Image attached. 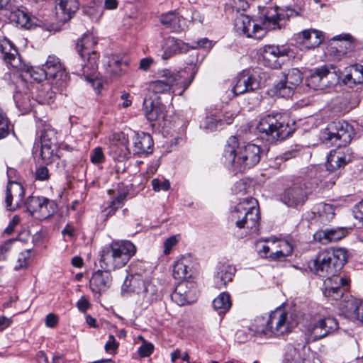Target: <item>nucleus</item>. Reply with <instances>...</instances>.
Listing matches in <instances>:
<instances>
[{
  "instance_id": "obj_39",
  "label": "nucleus",
  "mask_w": 363,
  "mask_h": 363,
  "mask_svg": "<svg viewBox=\"0 0 363 363\" xmlns=\"http://www.w3.org/2000/svg\"><path fill=\"white\" fill-rule=\"evenodd\" d=\"M200 126L206 132H213L218 128H222L223 121L215 115H210L203 120Z\"/></svg>"
},
{
  "instance_id": "obj_1",
  "label": "nucleus",
  "mask_w": 363,
  "mask_h": 363,
  "mask_svg": "<svg viewBox=\"0 0 363 363\" xmlns=\"http://www.w3.org/2000/svg\"><path fill=\"white\" fill-rule=\"evenodd\" d=\"M347 250L344 248H331L319 252L309 264L312 272L320 277H328L324 282L323 294L332 299L338 300L349 286L350 280L336 274L347 262Z\"/></svg>"
},
{
  "instance_id": "obj_27",
  "label": "nucleus",
  "mask_w": 363,
  "mask_h": 363,
  "mask_svg": "<svg viewBox=\"0 0 363 363\" xmlns=\"http://www.w3.org/2000/svg\"><path fill=\"white\" fill-rule=\"evenodd\" d=\"M191 261L189 256L182 257L174 264L172 275L177 280H183L191 276Z\"/></svg>"
},
{
  "instance_id": "obj_17",
  "label": "nucleus",
  "mask_w": 363,
  "mask_h": 363,
  "mask_svg": "<svg viewBox=\"0 0 363 363\" xmlns=\"http://www.w3.org/2000/svg\"><path fill=\"white\" fill-rule=\"evenodd\" d=\"M172 300L182 306L194 303L196 299V290L193 282L181 281L171 294Z\"/></svg>"
},
{
  "instance_id": "obj_28",
  "label": "nucleus",
  "mask_w": 363,
  "mask_h": 363,
  "mask_svg": "<svg viewBox=\"0 0 363 363\" xmlns=\"http://www.w3.org/2000/svg\"><path fill=\"white\" fill-rule=\"evenodd\" d=\"M297 38L308 48H315L322 43L323 36L320 32L315 29H308L298 33Z\"/></svg>"
},
{
  "instance_id": "obj_11",
  "label": "nucleus",
  "mask_w": 363,
  "mask_h": 363,
  "mask_svg": "<svg viewBox=\"0 0 363 363\" xmlns=\"http://www.w3.org/2000/svg\"><path fill=\"white\" fill-rule=\"evenodd\" d=\"M261 74L259 68L242 71L237 77L236 84L233 89L234 94L238 96L260 89Z\"/></svg>"
},
{
  "instance_id": "obj_30",
  "label": "nucleus",
  "mask_w": 363,
  "mask_h": 363,
  "mask_svg": "<svg viewBox=\"0 0 363 363\" xmlns=\"http://www.w3.org/2000/svg\"><path fill=\"white\" fill-rule=\"evenodd\" d=\"M13 21H15L21 27L30 29L35 26H42L37 23L38 21L35 17H30L29 14L22 10H17L12 13Z\"/></svg>"
},
{
  "instance_id": "obj_56",
  "label": "nucleus",
  "mask_w": 363,
  "mask_h": 363,
  "mask_svg": "<svg viewBox=\"0 0 363 363\" xmlns=\"http://www.w3.org/2000/svg\"><path fill=\"white\" fill-rule=\"evenodd\" d=\"M154 346L152 343H144L138 349V352L140 357H149L153 352Z\"/></svg>"
},
{
  "instance_id": "obj_23",
  "label": "nucleus",
  "mask_w": 363,
  "mask_h": 363,
  "mask_svg": "<svg viewBox=\"0 0 363 363\" xmlns=\"http://www.w3.org/2000/svg\"><path fill=\"white\" fill-rule=\"evenodd\" d=\"M55 9L58 21L65 23L69 21L79 9V3L77 0H60Z\"/></svg>"
},
{
  "instance_id": "obj_45",
  "label": "nucleus",
  "mask_w": 363,
  "mask_h": 363,
  "mask_svg": "<svg viewBox=\"0 0 363 363\" xmlns=\"http://www.w3.org/2000/svg\"><path fill=\"white\" fill-rule=\"evenodd\" d=\"M318 320L323 328V332L326 333V337L338 329V323L334 318L327 317Z\"/></svg>"
},
{
  "instance_id": "obj_7",
  "label": "nucleus",
  "mask_w": 363,
  "mask_h": 363,
  "mask_svg": "<svg viewBox=\"0 0 363 363\" xmlns=\"http://www.w3.org/2000/svg\"><path fill=\"white\" fill-rule=\"evenodd\" d=\"M281 15L278 13L271 16H266L262 23L263 26L254 23L250 30L252 22L250 16L240 13L235 18V29L240 34L245 35L248 38L259 40L265 35L266 29L269 28L271 24L273 26V28H275V26L281 19Z\"/></svg>"
},
{
  "instance_id": "obj_32",
  "label": "nucleus",
  "mask_w": 363,
  "mask_h": 363,
  "mask_svg": "<svg viewBox=\"0 0 363 363\" xmlns=\"http://www.w3.org/2000/svg\"><path fill=\"white\" fill-rule=\"evenodd\" d=\"M58 145L41 144L40 156L45 164H48L60 160Z\"/></svg>"
},
{
  "instance_id": "obj_62",
  "label": "nucleus",
  "mask_w": 363,
  "mask_h": 363,
  "mask_svg": "<svg viewBox=\"0 0 363 363\" xmlns=\"http://www.w3.org/2000/svg\"><path fill=\"white\" fill-rule=\"evenodd\" d=\"M77 307L80 311H85L90 307L89 300L85 296H82L77 302Z\"/></svg>"
},
{
  "instance_id": "obj_49",
  "label": "nucleus",
  "mask_w": 363,
  "mask_h": 363,
  "mask_svg": "<svg viewBox=\"0 0 363 363\" xmlns=\"http://www.w3.org/2000/svg\"><path fill=\"white\" fill-rule=\"evenodd\" d=\"M152 189L158 192L161 190L167 191L170 188V183L167 179H164L163 181L160 179L155 178L151 182Z\"/></svg>"
},
{
  "instance_id": "obj_22",
  "label": "nucleus",
  "mask_w": 363,
  "mask_h": 363,
  "mask_svg": "<svg viewBox=\"0 0 363 363\" xmlns=\"http://www.w3.org/2000/svg\"><path fill=\"white\" fill-rule=\"evenodd\" d=\"M153 140L148 133H142L133 137V153L138 155H147L152 153Z\"/></svg>"
},
{
  "instance_id": "obj_60",
  "label": "nucleus",
  "mask_w": 363,
  "mask_h": 363,
  "mask_svg": "<svg viewBox=\"0 0 363 363\" xmlns=\"http://www.w3.org/2000/svg\"><path fill=\"white\" fill-rule=\"evenodd\" d=\"M20 223V218L18 216H14L10 221L8 227L4 230V233L7 235L11 234L17 225Z\"/></svg>"
},
{
  "instance_id": "obj_38",
  "label": "nucleus",
  "mask_w": 363,
  "mask_h": 363,
  "mask_svg": "<svg viewBox=\"0 0 363 363\" xmlns=\"http://www.w3.org/2000/svg\"><path fill=\"white\" fill-rule=\"evenodd\" d=\"M145 282L146 281L140 279L139 277L130 276V278L128 277L124 281L123 290L133 291L139 294Z\"/></svg>"
},
{
  "instance_id": "obj_64",
  "label": "nucleus",
  "mask_w": 363,
  "mask_h": 363,
  "mask_svg": "<svg viewBox=\"0 0 363 363\" xmlns=\"http://www.w3.org/2000/svg\"><path fill=\"white\" fill-rule=\"evenodd\" d=\"M235 119V113L231 111H226L223 115L221 120L223 121V126L224 125L231 124Z\"/></svg>"
},
{
  "instance_id": "obj_40",
  "label": "nucleus",
  "mask_w": 363,
  "mask_h": 363,
  "mask_svg": "<svg viewBox=\"0 0 363 363\" xmlns=\"http://www.w3.org/2000/svg\"><path fill=\"white\" fill-rule=\"evenodd\" d=\"M15 191L19 193V196H22L23 194V189L22 186L17 182H10L7 185L6 191V207L10 211H13L16 208L15 206L12 205L13 194L12 191Z\"/></svg>"
},
{
  "instance_id": "obj_42",
  "label": "nucleus",
  "mask_w": 363,
  "mask_h": 363,
  "mask_svg": "<svg viewBox=\"0 0 363 363\" xmlns=\"http://www.w3.org/2000/svg\"><path fill=\"white\" fill-rule=\"evenodd\" d=\"M58 145L57 132L50 125H47L42 130L40 135V144Z\"/></svg>"
},
{
  "instance_id": "obj_59",
  "label": "nucleus",
  "mask_w": 363,
  "mask_h": 363,
  "mask_svg": "<svg viewBox=\"0 0 363 363\" xmlns=\"http://www.w3.org/2000/svg\"><path fill=\"white\" fill-rule=\"evenodd\" d=\"M177 240L175 236H172L169 238H167L164 245V254L168 255L169 254L172 248L177 244Z\"/></svg>"
},
{
  "instance_id": "obj_50",
  "label": "nucleus",
  "mask_w": 363,
  "mask_h": 363,
  "mask_svg": "<svg viewBox=\"0 0 363 363\" xmlns=\"http://www.w3.org/2000/svg\"><path fill=\"white\" fill-rule=\"evenodd\" d=\"M18 240H20V235L18 239H9L0 245V259L6 258V253L11 250L12 245Z\"/></svg>"
},
{
  "instance_id": "obj_35",
  "label": "nucleus",
  "mask_w": 363,
  "mask_h": 363,
  "mask_svg": "<svg viewBox=\"0 0 363 363\" xmlns=\"http://www.w3.org/2000/svg\"><path fill=\"white\" fill-rule=\"evenodd\" d=\"M213 306L218 314L225 313L231 307L232 303L229 294L223 292L213 301Z\"/></svg>"
},
{
  "instance_id": "obj_20",
  "label": "nucleus",
  "mask_w": 363,
  "mask_h": 363,
  "mask_svg": "<svg viewBox=\"0 0 363 363\" xmlns=\"http://www.w3.org/2000/svg\"><path fill=\"white\" fill-rule=\"evenodd\" d=\"M43 67L48 80L57 82L64 81L67 78L64 66L60 59L55 56H49L45 65H43Z\"/></svg>"
},
{
  "instance_id": "obj_21",
  "label": "nucleus",
  "mask_w": 363,
  "mask_h": 363,
  "mask_svg": "<svg viewBox=\"0 0 363 363\" xmlns=\"http://www.w3.org/2000/svg\"><path fill=\"white\" fill-rule=\"evenodd\" d=\"M110 270L105 269L104 270H97L93 273L89 281V286L94 293L101 294L111 286L112 277Z\"/></svg>"
},
{
  "instance_id": "obj_53",
  "label": "nucleus",
  "mask_w": 363,
  "mask_h": 363,
  "mask_svg": "<svg viewBox=\"0 0 363 363\" xmlns=\"http://www.w3.org/2000/svg\"><path fill=\"white\" fill-rule=\"evenodd\" d=\"M90 160L94 164L101 163L104 160L102 148L99 147L94 148L91 153Z\"/></svg>"
},
{
  "instance_id": "obj_8",
  "label": "nucleus",
  "mask_w": 363,
  "mask_h": 363,
  "mask_svg": "<svg viewBox=\"0 0 363 363\" xmlns=\"http://www.w3.org/2000/svg\"><path fill=\"white\" fill-rule=\"evenodd\" d=\"M97 44V40L92 34H84L83 37L78 40L76 45V50L79 56L84 60L87 57L86 65L82 67V74L84 75L87 81L92 82L93 75L97 69V60L99 53L94 50V47Z\"/></svg>"
},
{
  "instance_id": "obj_52",
  "label": "nucleus",
  "mask_w": 363,
  "mask_h": 363,
  "mask_svg": "<svg viewBox=\"0 0 363 363\" xmlns=\"http://www.w3.org/2000/svg\"><path fill=\"white\" fill-rule=\"evenodd\" d=\"M29 252L30 250H28L24 252L20 253L17 260V264L14 266L15 270H19L27 267Z\"/></svg>"
},
{
  "instance_id": "obj_48",
  "label": "nucleus",
  "mask_w": 363,
  "mask_h": 363,
  "mask_svg": "<svg viewBox=\"0 0 363 363\" xmlns=\"http://www.w3.org/2000/svg\"><path fill=\"white\" fill-rule=\"evenodd\" d=\"M258 329H261V328L253 329L252 326L249 328L238 330L235 334L236 338L239 342H245L247 341L249 337L252 335L251 332H253L254 334L259 335L256 333V330Z\"/></svg>"
},
{
  "instance_id": "obj_16",
  "label": "nucleus",
  "mask_w": 363,
  "mask_h": 363,
  "mask_svg": "<svg viewBox=\"0 0 363 363\" xmlns=\"http://www.w3.org/2000/svg\"><path fill=\"white\" fill-rule=\"evenodd\" d=\"M328 135L326 140L330 141H340L342 145H346L350 143L353 134L352 125L345 121H334L329 125L325 130Z\"/></svg>"
},
{
  "instance_id": "obj_6",
  "label": "nucleus",
  "mask_w": 363,
  "mask_h": 363,
  "mask_svg": "<svg viewBox=\"0 0 363 363\" xmlns=\"http://www.w3.org/2000/svg\"><path fill=\"white\" fill-rule=\"evenodd\" d=\"M195 68L196 65L191 63L189 69H191L193 73H191L189 79H186L184 76L186 70L177 73H172L167 69L162 70L161 78L151 82L149 84L148 89L155 94H164L169 92L173 86H178L183 87L184 91L188 88L192 82L196 73Z\"/></svg>"
},
{
  "instance_id": "obj_46",
  "label": "nucleus",
  "mask_w": 363,
  "mask_h": 363,
  "mask_svg": "<svg viewBox=\"0 0 363 363\" xmlns=\"http://www.w3.org/2000/svg\"><path fill=\"white\" fill-rule=\"evenodd\" d=\"M284 360L287 363H303L304 359L298 350L289 346L285 353Z\"/></svg>"
},
{
  "instance_id": "obj_41",
  "label": "nucleus",
  "mask_w": 363,
  "mask_h": 363,
  "mask_svg": "<svg viewBox=\"0 0 363 363\" xmlns=\"http://www.w3.org/2000/svg\"><path fill=\"white\" fill-rule=\"evenodd\" d=\"M47 201V198L30 196L28 198L26 205L28 211L35 218L41 205Z\"/></svg>"
},
{
  "instance_id": "obj_12",
  "label": "nucleus",
  "mask_w": 363,
  "mask_h": 363,
  "mask_svg": "<svg viewBox=\"0 0 363 363\" xmlns=\"http://www.w3.org/2000/svg\"><path fill=\"white\" fill-rule=\"evenodd\" d=\"M232 217L236 219L235 225L239 228L257 230L259 220V208L252 206L248 208L240 203L235 207Z\"/></svg>"
},
{
  "instance_id": "obj_43",
  "label": "nucleus",
  "mask_w": 363,
  "mask_h": 363,
  "mask_svg": "<svg viewBox=\"0 0 363 363\" xmlns=\"http://www.w3.org/2000/svg\"><path fill=\"white\" fill-rule=\"evenodd\" d=\"M38 90L37 101L39 104H50L55 96V93L52 90L49 84H43Z\"/></svg>"
},
{
  "instance_id": "obj_2",
  "label": "nucleus",
  "mask_w": 363,
  "mask_h": 363,
  "mask_svg": "<svg viewBox=\"0 0 363 363\" xmlns=\"http://www.w3.org/2000/svg\"><path fill=\"white\" fill-rule=\"evenodd\" d=\"M224 162L232 165L235 170L242 172L256 165L260 160V147L254 144L240 146L235 136H231L225 145Z\"/></svg>"
},
{
  "instance_id": "obj_55",
  "label": "nucleus",
  "mask_w": 363,
  "mask_h": 363,
  "mask_svg": "<svg viewBox=\"0 0 363 363\" xmlns=\"http://www.w3.org/2000/svg\"><path fill=\"white\" fill-rule=\"evenodd\" d=\"M231 7L233 11L239 13L246 11L249 4L245 0H231Z\"/></svg>"
},
{
  "instance_id": "obj_18",
  "label": "nucleus",
  "mask_w": 363,
  "mask_h": 363,
  "mask_svg": "<svg viewBox=\"0 0 363 363\" xmlns=\"http://www.w3.org/2000/svg\"><path fill=\"white\" fill-rule=\"evenodd\" d=\"M261 54L262 63L264 66L277 69L281 67L279 59L281 57L288 56L289 49L284 46L267 45L263 47Z\"/></svg>"
},
{
  "instance_id": "obj_33",
  "label": "nucleus",
  "mask_w": 363,
  "mask_h": 363,
  "mask_svg": "<svg viewBox=\"0 0 363 363\" xmlns=\"http://www.w3.org/2000/svg\"><path fill=\"white\" fill-rule=\"evenodd\" d=\"M127 66V63L122 60L118 55H111L108 57L106 62V71L113 76L120 75L123 71V67Z\"/></svg>"
},
{
  "instance_id": "obj_31",
  "label": "nucleus",
  "mask_w": 363,
  "mask_h": 363,
  "mask_svg": "<svg viewBox=\"0 0 363 363\" xmlns=\"http://www.w3.org/2000/svg\"><path fill=\"white\" fill-rule=\"evenodd\" d=\"M181 21L182 17L175 11L162 14L160 17L161 23L173 32H178L181 29Z\"/></svg>"
},
{
  "instance_id": "obj_13",
  "label": "nucleus",
  "mask_w": 363,
  "mask_h": 363,
  "mask_svg": "<svg viewBox=\"0 0 363 363\" xmlns=\"http://www.w3.org/2000/svg\"><path fill=\"white\" fill-rule=\"evenodd\" d=\"M302 79V74L298 69H289L283 74L282 78L275 85L276 94L283 98L291 97L296 88L301 83Z\"/></svg>"
},
{
  "instance_id": "obj_5",
  "label": "nucleus",
  "mask_w": 363,
  "mask_h": 363,
  "mask_svg": "<svg viewBox=\"0 0 363 363\" xmlns=\"http://www.w3.org/2000/svg\"><path fill=\"white\" fill-rule=\"evenodd\" d=\"M0 52L1 58L7 65L17 69L25 70L35 81L41 82L43 79H47L43 66L41 67H28L24 65L18 55L17 49L8 39L5 38L0 41Z\"/></svg>"
},
{
  "instance_id": "obj_37",
  "label": "nucleus",
  "mask_w": 363,
  "mask_h": 363,
  "mask_svg": "<svg viewBox=\"0 0 363 363\" xmlns=\"http://www.w3.org/2000/svg\"><path fill=\"white\" fill-rule=\"evenodd\" d=\"M138 295L147 303H151L158 298L157 287L150 282H145Z\"/></svg>"
},
{
  "instance_id": "obj_15",
  "label": "nucleus",
  "mask_w": 363,
  "mask_h": 363,
  "mask_svg": "<svg viewBox=\"0 0 363 363\" xmlns=\"http://www.w3.org/2000/svg\"><path fill=\"white\" fill-rule=\"evenodd\" d=\"M353 154L347 145L337 144V148L330 150L327 158L325 167L328 171L334 172L344 167L352 160Z\"/></svg>"
},
{
  "instance_id": "obj_57",
  "label": "nucleus",
  "mask_w": 363,
  "mask_h": 363,
  "mask_svg": "<svg viewBox=\"0 0 363 363\" xmlns=\"http://www.w3.org/2000/svg\"><path fill=\"white\" fill-rule=\"evenodd\" d=\"M118 345L119 344L116 342L115 337L113 335H110L108 336V340L105 345V350L107 352H116Z\"/></svg>"
},
{
  "instance_id": "obj_63",
  "label": "nucleus",
  "mask_w": 363,
  "mask_h": 363,
  "mask_svg": "<svg viewBox=\"0 0 363 363\" xmlns=\"http://www.w3.org/2000/svg\"><path fill=\"white\" fill-rule=\"evenodd\" d=\"M58 323V318L54 313H49L45 318V325L48 328H54Z\"/></svg>"
},
{
  "instance_id": "obj_26",
  "label": "nucleus",
  "mask_w": 363,
  "mask_h": 363,
  "mask_svg": "<svg viewBox=\"0 0 363 363\" xmlns=\"http://www.w3.org/2000/svg\"><path fill=\"white\" fill-rule=\"evenodd\" d=\"M235 273V268L228 264H219L216 268L214 276V282L218 288L225 286L226 284L233 280Z\"/></svg>"
},
{
  "instance_id": "obj_10",
  "label": "nucleus",
  "mask_w": 363,
  "mask_h": 363,
  "mask_svg": "<svg viewBox=\"0 0 363 363\" xmlns=\"http://www.w3.org/2000/svg\"><path fill=\"white\" fill-rule=\"evenodd\" d=\"M295 325L289 313L277 308L269 314L266 325L257 330L256 333L260 335H267L269 333L281 335L290 332Z\"/></svg>"
},
{
  "instance_id": "obj_3",
  "label": "nucleus",
  "mask_w": 363,
  "mask_h": 363,
  "mask_svg": "<svg viewBox=\"0 0 363 363\" xmlns=\"http://www.w3.org/2000/svg\"><path fill=\"white\" fill-rule=\"evenodd\" d=\"M136 247L130 241H113L101 254V267L108 269L123 267L135 255Z\"/></svg>"
},
{
  "instance_id": "obj_36",
  "label": "nucleus",
  "mask_w": 363,
  "mask_h": 363,
  "mask_svg": "<svg viewBox=\"0 0 363 363\" xmlns=\"http://www.w3.org/2000/svg\"><path fill=\"white\" fill-rule=\"evenodd\" d=\"M315 209L317 211L320 220L323 223H328L334 218L335 208L331 204L320 203L315 206Z\"/></svg>"
},
{
  "instance_id": "obj_58",
  "label": "nucleus",
  "mask_w": 363,
  "mask_h": 363,
  "mask_svg": "<svg viewBox=\"0 0 363 363\" xmlns=\"http://www.w3.org/2000/svg\"><path fill=\"white\" fill-rule=\"evenodd\" d=\"M279 247L280 248L279 252L282 255H285L286 257L290 255L292 252V247L290 244L286 241H280L279 242Z\"/></svg>"
},
{
  "instance_id": "obj_4",
  "label": "nucleus",
  "mask_w": 363,
  "mask_h": 363,
  "mask_svg": "<svg viewBox=\"0 0 363 363\" xmlns=\"http://www.w3.org/2000/svg\"><path fill=\"white\" fill-rule=\"evenodd\" d=\"M257 131L268 140H283L294 131L290 120L281 113L269 114L262 118L257 125Z\"/></svg>"
},
{
  "instance_id": "obj_9",
  "label": "nucleus",
  "mask_w": 363,
  "mask_h": 363,
  "mask_svg": "<svg viewBox=\"0 0 363 363\" xmlns=\"http://www.w3.org/2000/svg\"><path fill=\"white\" fill-rule=\"evenodd\" d=\"M311 193V183L298 178L280 194L279 199L288 207L298 208L305 204Z\"/></svg>"
},
{
  "instance_id": "obj_51",
  "label": "nucleus",
  "mask_w": 363,
  "mask_h": 363,
  "mask_svg": "<svg viewBox=\"0 0 363 363\" xmlns=\"http://www.w3.org/2000/svg\"><path fill=\"white\" fill-rule=\"evenodd\" d=\"M9 133V120L0 112V139L6 137Z\"/></svg>"
},
{
  "instance_id": "obj_19",
  "label": "nucleus",
  "mask_w": 363,
  "mask_h": 363,
  "mask_svg": "<svg viewBox=\"0 0 363 363\" xmlns=\"http://www.w3.org/2000/svg\"><path fill=\"white\" fill-rule=\"evenodd\" d=\"M143 106L147 119L149 121L157 123L160 125L167 116L165 106L158 99L152 100V99L145 98L143 101Z\"/></svg>"
},
{
  "instance_id": "obj_25",
  "label": "nucleus",
  "mask_w": 363,
  "mask_h": 363,
  "mask_svg": "<svg viewBox=\"0 0 363 363\" xmlns=\"http://www.w3.org/2000/svg\"><path fill=\"white\" fill-rule=\"evenodd\" d=\"M347 230L344 228H336L317 231L314 239L323 245L338 241L345 237Z\"/></svg>"
},
{
  "instance_id": "obj_24",
  "label": "nucleus",
  "mask_w": 363,
  "mask_h": 363,
  "mask_svg": "<svg viewBox=\"0 0 363 363\" xmlns=\"http://www.w3.org/2000/svg\"><path fill=\"white\" fill-rule=\"evenodd\" d=\"M188 48V45L182 40L169 37L164 40L162 45V58L164 60L169 59L173 55L186 52Z\"/></svg>"
},
{
  "instance_id": "obj_29",
  "label": "nucleus",
  "mask_w": 363,
  "mask_h": 363,
  "mask_svg": "<svg viewBox=\"0 0 363 363\" xmlns=\"http://www.w3.org/2000/svg\"><path fill=\"white\" fill-rule=\"evenodd\" d=\"M342 82L348 85L362 83L363 66L356 64L345 68V74L342 78Z\"/></svg>"
},
{
  "instance_id": "obj_54",
  "label": "nucleus",
  "mask_w": 363,
  "mask_h": 363,
  "mask_svg": "<svg viewBox=\"0 0 363 363\" xmlns=\"http://www.w3.org/2000/svg\"><path fill=\"white\" fill-rule=\"evenodd\" d=\"M36 180L48 181L50 179V173L48 169L45 166L38 167L35 172Z\"/></svg>"
},
{
  "instance_id": "obj_14",
  "label": "nucleus",
  "mask_w": 363,
  "mask_h": 363,
  "mask_svg": "<svg viewBox=\"0 0 363 363\" xmlns=\"http://www.w3.org/2000/svg\"><path fill=\"white\" fill-rule=\"evenodd\" d=\"M339 77L335 68L329 69L327 66H322L314 69L308 78V85L314 89H323L336 84Z\"/></svg>"
},
{
  "instance_id": "obj_34",
  "label": "nucleus",
  "mask_w": 363,
  "mask_h": 363,
  "mask_svg": "<svg viewBox=\"0 0 363 363\" xmlns=\"http://www.w3.org/2000/svg\"><path fill=\"white\" fill-rule=\"evenodd\" d=\"M323 328L318 320L308 325L305 331V336L308 342H315L326 337V333L323 332Z\"/></svg>"
},
{
  "instance_id": "obj_61",
  "label": "nucleus",
  "mask_w": 363,
  "mask_h": 363,
  "mask_svg": "<svg viewBox=\"0 0 363 363\" xmlns=\"http://www.w3.org/2000/svg\"><path fill=\"white\" fill-rule=\"evenodd\" d=\"M353 213L354 218L363 223V199L355 206Z\"/></svg>"
},
{
  "instance_id": "obj_47",
  "label": "nucleus",
  "mask_w": 363,
  "mask_h": 363,
  "mask_svg": "<svg viewBox=\"0 0 363 363\" xmlns=\"http://www.w3.org/2000/svg\"><path fill=\"white\" fill-rule=\"evenodd\" d=\"M128 192H121L118 194L117 197H116L109 204V206L107 208L108 215L111 216L114 213V212L119 208L122 206L123 204L124 201L125 200Z\"/></svg>"
},
{
  "instance_id": "obj_44",
  "label": "nucleus",
  "mask_w": 363,
  "mask_h": 363,
  "mask_svg": "<svg viewBox=\"0 0 363 363\" xmlns=\"http://www.w3.org/2000/svg\"><path fill=\"white\" fill-rule=\"evenodd\" d=\"M55 205L53 201L47 199V201L44 202L39 208L35 218L38 220H44L50 217L55 211Z\"/></svg>"
}]
</instances>
